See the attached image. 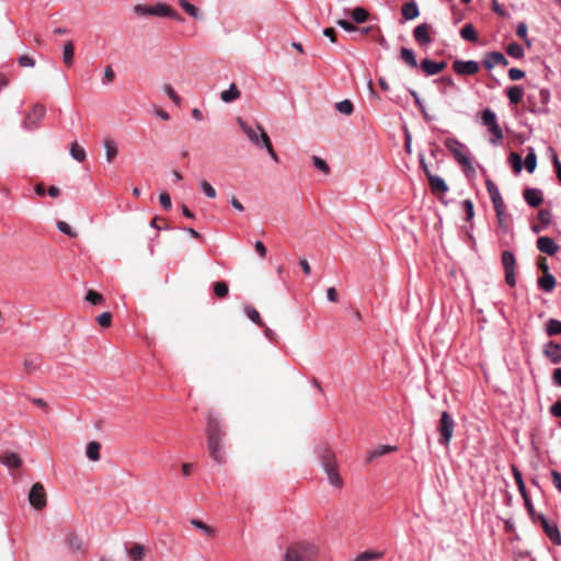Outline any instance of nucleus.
<instances>
[{"instance_id":"nucleus-1","label":"nucleus","mask_w":561,"mask_h":561,"mask_svg":"<svg viewBox=\"0 0 561 561\" xmlns=\"http://www.w3.org/2000/svg\"><path fill=\"white\" fill-rule=\"evenodd\" d=\"M319 554L320 548L314 542L297 540L287 546L283 561H317Z\"/></svg>"},{"instance_id":"nucleus-2","label":"nucleus","mask_w":561,"mask_h":561,"mask_svg":"<svg viewBox=\"0 0 561 561\" xmlns=\"http://www.w3.org/2000/svg\"><path fill=\"white\" fill-rule=\"evenodd\" d=\"M206 434H207L208 449H209L211 458L216 462L222 463L224 455L221 453V443H222L225 433L221 428L219 421L213 414H209L207 416Z\"/></svg>"},{"instance_id":"nucleus-3","label":"nucleus","mask_w":561,"mask_h":561,"mask_svg":"<svg viewBox=\"0 0 561 561\" xmlns=\"http://www.w3.org/2000/svg\"><path fill=\"white\" fill-rule=\"evenodd\" d=\"M134 12L138 16H159V18H169L178 22H183V16L172 9L170 5L158 2L156 4H137L134 7Z\"/></svg>"},{"instance_id":"nucleus-4","label":"nucleus","mask_w":561,"mask_h":561,"mask_svg":"<svg viewBox=\"0 0 561 561\" xmlns=\"http://www.w3.org/2000/svg\"><path fill=\"white\" fill-rule=\"evenodd\" d=\"M319 457L329 482L335 488H341L343 485V480L336 469L334 453L330 448L323 447L320 449Z\"/></svg>"},{"instance_id":"nucleus-5","label":"nucleus","mask_w":561,"mask_h":561,"mask_svg":"<svg viewBox=\"0 0 561 561\" xmlns=\"http://www.w3.org/2000/svg\"><path fill=\"white\" fill-rule=\"evenodd\" d=\"M237 124L240 126L242 131L248 136L250 142L257 147L263 148L271 140L268 135L265 133L263 127L259 124L251 126L247 124L241 117L237 118Z\"/></svg>"},{"instance_id":"nucleus-6","label":"nucleus","mask_w":561,"mask_h":561,"mask_svg":"<svg viewBox=\"0 0 561 561\" xmlns=\"http://www.w3.org/2000/svg\"><path fill=\"white\" fill-rule=\"evenodd\" d=\"M550 98L551 94L548 89H540L537 93H529L527 95L529 112L538 115H548L550 113L548 107Z\"/></svg>"},{"instance_id":"nucleus-7","label":"nucleus","mask_w":561,"mask_h":561,"mask_svg":"<svg viewBox=\"0 0 561 561\" xmlns=\"http://www.w3.org/2000/svg\"><path fill=\"white\" fill-rule=\"evenodd\" d=\"M444 144L459 164L471 167L470 151L465 144L454 137L446 138Z\"/></svg>"},{"instance_id":"nucleus-8","label":"nucleus","mask_w":561,"mask_h":561,"mask_svg":"<svg viewBox=\"0 0 561 561\" xmlns=\"http://www.w3.org/2000/svg\"><path fill=\"white\" fill-rule=\"evenodd\" d=\"M455 430V421L451 415L444 411L440 414V419L437 425V432L439 434V444L447 447L450 444Z\"/></svg>"},{"instance_id":"nucleus-9","label":"nucleus","mask_w":561,"mask_h":561,"mask_svg":"<svg viewBox=\"0 0 561 561\" xmlns=\"http://www.w3.org/2000/svg\"><path fill=\"white\" fill-rule=\"evenodd\" d=\"M486 191L490 195V198L493 203L494 210L499 218V221L502 224V216L504 214V202L501 196L500 190L497 185L492 180L485 181Z\"/></svg>"},{"instance_id":"nucleus-10","label":"nucleus","mask_w":561,"mask_h":561,"mask_svg":"<svg viewBox=\"0 0 561 561\" xmlns=\"http://www.w3.org/2000/svg\"><path fill=\"white\" fill-rule=\"evenodd\" d=\"M502 264L505 271V282L508 286L514 287L516 285L515 278V265L516 259L513 252L504 251L502 253Z\"/></svg>"},{"instance_id":"nucleus-11","label":"nucleus","mask_w":561,"mask_h":561,"mask_svg":"<svg viewBox=\"0 0 561 561\" xmlns=\"http://www.w3.org/2000/svg\"><path fill=\"white\" fill-rule=\"evenodd\" d=\"M28 501L31 505L36 510H41L46 506V493L43 484L39 482L33 484L28 493Z\"/></svg>"},{"instance_id":"nucleus-12","label":"nucleus","mask_w":561,"mask_h":561,"mask_svg":"<svg viewBox=\"0 0 561 561\" xmlns=\"http://www.w3.org/2000/svg\"><path fill=\"white\" fill-rule=\"evenodd\" d=\"M453 69L460 76H472L479 71V64L476 60H456L453 64Z\"/></svg>"},{"instance_id":"nucleus-13","label":"nucleus","mask_w":561,"mask_h":561,"mask_svg":"<svg viewBox=\"0 0 561 561\" xmlns=\"http://www.w3.org/2000/svg\"><path fill=\"white\" fill-rule=\"evenodd\" d=\"M432 25L427 23H422L414 27L413 30V38L420 46H428L432 43L431 33Z\"/></svg>"},{"instance_id":"nucleus-14","label":"nucleus","mask_w":561,"mask_h":561,"mask_svg":"<svg viewBox=\"0 0 561 561\" xmlns=\"http://www.w3.org/2000/svg\"><path fill=\"white\" fill-rule=\"evenodd\" d=\"M45 114L46 108L44 105H35L24 119L23 126L27 129L34 128L36 123L44 118Z\"/></svg>"},{"instance_id":"nucleus-15","label":"nucleus","mask_w":561,"mask_h":561,"mask_svg":"<svg viewBox=\"0 0 561 561\" xmlns=\"http://www.w3.org/2000/svg\"><path fill=\"white\" fill-rule=\"evenodd\" d=\"M482 65L488 69V70H491L492 68H494L496 65H500V66H507L508 65V60L506 59V57L500 53V51H490V53H486L485 56H484V59L482 61Z\"/></svg>"},{"instance_id":"nucleus-16","label":"nucleus","mask_w":561,"mask_h":561,"mask_svg":"<svg viewBox=\"0 0 561 561\" xmlns=\"http://www.w3.org/2000/svg\"><path fill=\"white\" fill-rule=\"evenodd\" d=\"M523 196L530 207H538L543 201L542 191L539 188L528 187L524 191Z\"/></svg>"},{"instance_id":"nucleus-17","label":"nucleus","mask_w":561,"mask_h":561,"mask_svg":"<svg viewBox=\"0 0 561 561\" xmlns=\"http://www.w3.org/2000/svg\"><path fill=\"white\" fill-rule=\"evenodd\" d=\"M421 69L425 72L426 76H435L439 73L446 67L445 61H434L432 59H423L421 61Z\"/></svg>"},{"instance_id":"nucleus-18","label":"nucleus","mask_w":561,"mask_h":561,"mask_svg":"<svg viewBox=\"0 0 561 561\" xmlns=\"http://www.w3.org/2000/svg\"><path fill=\"white\" fill-rule=\"evenodd\" d=\"M0 462L10 469L20 468L22 465V460H21L20 456L13 451L1 453L0 454Z\"/></svg>"},{"instance_id":"nucleus-19","label":"nucleus","mask_w":561,"mask_h":561,"mask_svg":"<svg viewBox=\"0 0 561 561\" xmlns=\"http://www.w3.org/2000/svg\"><path fill=\"white\" fill-rule=\"evenodd\" d=\"M543 354L552 364H559L561 362V345L554 342H549L545 346Z\"/></svg>"},{"instance_id":"nucleus-20","label":"nucleus","mask_w":561,"mask_h":561,"mask_svg":"<svg viewBox=\"0 0 561 561\" xmlns=\"http://www.w3.org/2000/svg\"><path fill=\"white\" fill-rule=\"evenodd\" d=\"M540 520L549 539L557 545H561V535L558 527L553 524H550L542 515L540 516Z\"/></svg>"},{"instance_id":"nucleus-21","label":"nucleus","mask_w":561,"mask_h":561,"mask_svg":"<svg viewBox=\"0 0 561 561\" xmlns=\"http://www.w3.org/2000/svg\"><path fill=\"white\" fill-rule=\"evenodd\" d=\"M427 180L433 193H446L448 191V185L443 178L428 173Z\"/></svg>"},{"instance_id":"nucleus-22","label":"nucleus","mask_w":561,"mask_h":561,"mask_svg":"<svg viewBox=\"0 0 561 561\" xmlns=\"http://www.w3.org/2000/svg\"><path fill=\"white\" fill-rule=\"evenodd\" d=\"M401 13L407 21L416 19L420 14L417 3L414 0L405 2L401 8Z\"/></svg>"},{"instance_id":"nucleus-23","label":"nucleus","mask_w":561,"mask_h":561,"mask_svg":"<svg viewBox=\"0 0 561 561\" xmlns=\"http://www.w3.org/2000/svg\"><path fill=\"white\" fill-rule=\"evenodd\" d=\"M506 95L508 98L510 104L516 105L523 100L525 91L522 85H512L507 89Z\"/></svg>"},{"instance_id":"nucleus-24","label":"nucleus","mask_w":561,"mask_h":561,"mask_svg":"<svg viewBox=\"0 0 561 561\" xmlns=\"http://www.w3.org/2000/svg\"><path fill=\"white\" fill-rule=\"evenodd\" d=\"M400 58L401 60L408 65L410 68L417 67V60L414 51L407 47H401L400 49Z\"/></svg>"},{"instance_id":"nucleus-25","label":"nucleus","mask_w":561,"mask_h":561,"mask_svg":"<svg viewBox=\"0 0 561 561\" xmlns=\"http://www.w3.org/2000/svg\"><path fill=\"white\" fill-rule=\"evenodd\" d=\"M241 95L240 91L238 90L237 85L234 83H231L229 89L226 91H222L220 94V99L225 103H231L239 99Z\"/></svg>"},{"instance_id":"nucleus-26","label":"nucleus","mask_w":561,"mask_h":561,"mask_svg":"<svg viewBox=\"0 0 561 561\" xmlns=\"http://www.w3.org/2000/svg\"><path fill=\"white\" fill-rule=\"evenodd\" d=\"M75 59V47L71 41H68L64 45L62 49V61L67 67H71L73 65Z\"/></svg>"},{"instance_id":"nucleus-27","label":"nucleus","mask_w":561,"mask_h":561,"mask_svg":"<svg viewBox=\"0 0 561 561\" xmlns=\"http://www.w3.org/2000/svg\"><path fill=\"white\" fill-rule=\"evenodd\" d=\"M100 450H101V444L99 442H95V440L90 442L87 446V457L91 461H99L101 458Z\"/></svg>"},{"instance_id":"nucleus-28","label":"nucleus","mask_w":561,"mask_h":561,"mask_svg":"<svg viewBox=\"0 0 561 561\" xmlns=\"http://www.w3.org/2000/svg\"><path fill=\"white\" fill-rule=\"evenodd\" d=\"M410 94L413 96L414 103L417 106V108L420 110L424 121L431 122L433 119V116H431L427 113L426 107H425L423 101L421 100L420 95L417 94V92L415 90H410Z\"/></svg>"},{"instance_id":"nucleus-29","label":"nucleus","mask_w":561,"mask_h":561,"mask_svg":"<svg viewBox=\"0 0 561 561\" xmlns=\"http://www.w3.org/2000/svg\"><path fill=\"white\" fill-rule=\"evenodd\" d=\"M460 36L461 38L469 41V42H477L478 41V33L474 28V26L471 23L466 24L460 30Z\"/></svg>"},{"instance_id":"nucleus-30","label":"nucleus","mask_w":561,"mask_h":561,"mask_svg":"<svg viewBox=\"0 0 561 561\" xmlns=\"http://www.w3.org/2000/svg\"><path fill=\"white\" fill-rule=\"evenodd\" d=\"M539 287L545 291H551L556 286V278L552 274L546 273L538 280Z\"/></svg>"},{"instance_id":"nucleus-31","label":"nucleus","mask_w":561,"mask_h":561,"mask_svg":"<svg viewBox=\"0 0 561 561\" xmlns=\"http://www.w3.org/2000/svg\"><path fill=\"white\" fill-rule=\"evenodd\" d=\"M481 121H482V125L488 128L497 124L496 114L489 107L484 108L481 112Z\"/></svg>"},{"instance_id":"nucleus-32","label":"nucleus","mask_w":561,"mask_h":561,"mask_svg":"<svg viewBox=\"0 0 561 561\" xmlns=\"http://www.w3.org/2000/svg\"><path fill=\"white\" fill-rule=\"evenodd\" d=\"M69 153L71 158L78 162H83L87 158L85 150L78 142H72Z\"/></svg>"},{"instance_id":"nucleus-33","label":"nucleus","mask_w":561,"mask_h":561,"mask_svg":"<svg viewBox=\"0 0 561 561\" xmlns=\"http://www.w3.org/2000/svg\"><path fill=\"white\" fill-rule=\"evenodd\" d=\"M525 169L528 173H534L537 168V154L533 148H529V151L525 158Z\"/></svg>"},{"instance_id":"nucleus-34","label":"nucleus","mask_w":561,"mask_h":561,"mask_svg":"<svg viewBox=\"0 0 561 561\" xmlns=\"http://www.w3.org/2000/svg\"><path fill=\"white\" fill-rule=\"evenodd\" d=\"M179 3L181 8L193 19L198 20L202 18L199 10L187 0H180Z\"/></svg>"},{"instance_id":"nucleus-35","label":"nucleus","mask_w":561,"mask_h":561,"mask_svg":"<svg viewBox=\"0 0 561 561\" xmlns=\"http://www.w3.org/2000/svg\"><path fill=\"white\" fill-rule=\"evenodd\" d=\"M104 148H105L106 160L108 163H111L113 161V159L117 156L116 144L112 139H105Z\"/></svg>"},{"instance_id":"nucleus-36","label":"nucleus","mask_w":561,"mask_h":561,"mask_svg":"<svg viewBox=\"0 0 561 561\" xmlns=\"http://www.w3.org/2000/svg\"><path fill=\"white\" fill-rule=\"evenodd\" d=\"M369 13L368 11L363 7H356L352 11V19L356 23H365L368 20Z\"/></svg>"},{"instance_id":"nucleus-37","label":"nucleus","mask_w":561,"mask_h":561,"mask_svg":"<svg viewBox=\"0 0 561 561\" xmlns=\"http://www.w3.org/2000/svg\"><path fill=\"white\" fill-rule=\"evenodd\" d=\"M506 53L511 57L516 58V59H520L525 55L524 48L518 43H515V42L507 45Z\"/></svg>"},{"instance_id":"nucleus-38","label":"nucleus","mask_w":561,"mask_h":561,"mask_svg":"<svg viewBox=\"0 0 561 561\" xmlns=\"http://www.w3.org/2000/svg\"><path fill=\"white\" fill-rule=\"evenodd\" d=\"M190 523L192 526L199 529L204 535L208 537H213L215 535V529L199 519L193 518Z\"/></svg>"},{"instance_id":"nucleus-39","label":"nucleus","mask_w":561,"mask_h":561,"mask_svg":"<svg viewBox=\"0 0 561 561\" xmlns=\"http://www.w3.org/2000/svg\"><path fill=\"white\" fill-rule=\"evenodd\" d=\"M513 477H514V480L516 482V485L518 488L520 495L523 497H526L527 491H526V486H525V483L523 480V474L516 467H513Z\"/></svg>"},{"instance_id":"nucleus-40","label":"nucleus","mask_w":561,"mask_h":561,"mask_svg":"<svg viewBox=\"0 0 561 561\" xmlns=\"http://www.w3.org/2000/svg\"><path fill=\"white\" fill-rule=\"evenodd\" d=\"M546 333L549 336L561 334V321L550 319L546 324Z\"/></svg>"},{"instance_id":"nucleus-41","label":"nucleus","mask_w":561,"mask_h":561,"mask_svg":"<svg viewBox=\"0 0 561 561\" xmlns=\"http://www.w3.org/2000/svg\"><path fill=\"white\" fill-rule=\"evenodd\" d=\"M397 450V446L391 445H379L370 453V459L381 457L388 453Z\"/></svg>"},{"instance_id":"nucleus-42","label":"nucleus","mask_w":561,"mask_h":561,"mask_svg":"<svg viewBox=\"0 0 561 561\" xmlns=\"http://www.w3.org/2000/svg\"><path fill=\"white\" fill-rule=\"evenodd\" d=\"M548 151L551 154V161H552V164H553V168H554L558 181L561 184V161L559 159V156H558L557 151L552 147H549Z\"/></svg>"},{"instance_id":"nucleus-43","label":"nucleus","mask_w":561,"mask_h":561,"mask_svg":"<svg viewBox=\"0 0 561 561\" xmlns=\"http://www.w3.org/2000/svg\"><path fill=\"white\" fill-rule=\"evenodd\" d=\"M335 108L344 115H351L354 111V105L350 100H343L335 103Z\"/></svg>"},{"instance_id":"nucleus-44","label":"nucleus","mask_w":561,"mask_h":561,"mask_svg":"<svg viewBox=\"0 0 561 561\" xmlns=\"http://www.w3.org/2000/svg\"><path fill=\"white\" fill-rule=\"evenodd\" d=\"M488 130L493 136V138L491 139L492 145H497L500 141L503 140L504 134L499 124H495V125L489 127Z\"/></svg>"},{"instance_id":"nucleus-45","label":"nucleus","mask_w":561,"mask_h":561,"mask_svg":"<svg viewBox=\"0 0 561 561\" xmlns=\"http://www.w3.org/2000/svg\"><path fill=\"white\" fill-rule=\"evenodd\" d=\"M508 160L514 169L515 173H520L523 170V159L517 152H511Z\"/></svg>"},{"instance_id":"nucleus-46","label":"nucleus","mask_w":561,"mask_h":561,"mask_svg":"<svg viewBox=\"0 0 561 561\" xmlns=\"http://www.w3.org/2000/svg\"><path fill=\"white\" fill-rule=\"evenodd\" d=\"M516 34L526 43L527 46L531 45V41L528 38V27L525 22H519L517 24Z\"/></svg>"},{"instance_id":"nucleus-47","label":"nucleus","mask_w":561,"mask_h":561,"mask_svg":"<svg viewBox=\"0 0 561 561\" xmlns=\"http://www.w3.org/2000/svg\"><path fill=\"white\" fill-rule=\"evenodd\" d=\"M382 557V552L364 551L359 553L354 561H374Z\"/></svg>"},{"instance_id":"nucleus-48","label":"nucleus","mask_w":561,"mask_h":561,"mask_svg":"<svg viewBox=\"0 0 561 561\" xmlns=\"http://www.w3.org/2000/svg\"><path fill=\"white\" fill-rule=\"evenodd\" d=\"M244 310H245L247 316L253 323L257 324L259 327H264L261 316L256 309H254L253 307L247 306Z\"/></svg>"},{"instance_id":"nucleus-49","label":"nucleus","mask_w":561,"mask_h":561,"mask_svg":"<svg viewBox=\"0 0 561 561\" xmlns=\"http://www.w3.org/2000/svg\"><path fill=\"white\" fill-rule=\"evenodd\" d=\"M145 547L140 543H136L131 547V549L129 550V556L135 560V561H141L145 557Z\"/></svg>"},{"instance_id":"nucleus-50","label":"nucleus","mask_w":561,"mask_h":561,"mask_svg":"<svg viewBox=\"0 0 561 561\" xmlns=\"http://www.w3.org/2000/svg\"><path fill=\"white\" fill-rule=\"evenodd\" d=\"M214 293L219 298H226L229 293V288L227 283L225 282H216L214 285Z\"/></svg>"},{"instance_id":"nucleus-51","label":"nucleus","mask_w":561,"mask_h":561,"mask_svg":"<svg viewBox=\"0 0 561 561\" xmlns=\"http://www.w3.org/2000/svg\"><path fill=\"white\" fill-rule=\"evenodd\" d=\"M103 300H104L103 296L101 294H99L98 291L92 290V289L88 290V293L85 295V301L90 302L93 306L102 304Z\"/></svg>"},{"instance_id":"nucleus-52","label":"nucleus","mask_w":561,"mask_h":561,"mask_svg":"<svg viewBox=\"0 0 561 561\" xmlns=\"http://www.w3.org/2000/svg\"><path fill=\"white\" fill-rule=\"evenodd\" d=\"M67 545L72 550L79 551L82 549V540L75 534H70L67 538Z\"/></svg>"},{"instance_id":"nucleus-53","label":"nucleus","mask_w":561,"mask_h":561,"mask_svg":"<svg viewBox=\"0 0 561 561\" xmlns=\"http://www.w3.org/2000/svg\"><path fill=\"white\" fill-rule=\"evenodd\" d=\"M199 186H201L202 191L204 192V194L208 198L216 197V195H217L216 190L207 181H205V180L201 181Z\"/></svg>"},{"instance_id":"nucleus-54","label":"nucleus","mask_w":561,"mask_h":561,"mask_svg":"<svg viewBox=\"0 0 561 561\" xmlns=\"http://www.w3.org/2000/svg\"><path fill=\"white\" fill-rule=\"evenodd\" d=\"M57 228L60 232L71 237V238L77 237V232L66 221H58Z\"/></svg>"},{"instance_id":"nucleus-55","label":"nucleus","mask_w":561,"mask_h":561,"mask_svg":"<svg viewBox=\"0 0 561 561\" xmlns=\"http://www.w3.org/2000/svg\"><path fill=\"white\" fill-rule=\"evenodd\" d=\"M160 205L164 210H169L172 207L171 196L168 192H162L159 195Z\"/></svg>"},{"instance_id":"nucleus-56","label":"nucleus","mask_w":561,"mask_h":561,"mask_svg":"<svg viewBox=\"0 0 561 561\" xmlns=\"http://www.w3.org/2000/svg\"><path fill=\"white\" fill-rule=\"evenodd\" d=\"M163 91L176 105L181 104V98L176 94V92L170 84H164Z\"/></svg>"},{"instance_id":"nucleus-57","label":"nucleus","mask_w":561,"mask_h":561,"mask_svg":"<svg viewBox=\"0 0 561 561\" xmlns=\"http://www.w3.org/2000/svg\"><path fill=\"white\" fill-rule=\"evenodd\" d=\"M312 161H313V165L318 170H320L324 173H328L330 171L328 163L323 159L319 158L318 156H313Z\"/></svg>"},{"instance_id":"nucleus-58","label":"nucleus","mask_w":561,"mask_h":561,"mask_svg":"<svg viewBox=\"0 0 561 561\" xmlns=\"http://www.w3.org/2000/svg\"><path fill=\"white\" fill-rule=\"evenodd\" d=\"M98 323L103 327L107 328L111 325L112 322V314L110 312H103L96 318Z\"/></svg>"},{"instance_id":"nucleus-59","label":"nucleus","mask_w":561,"mask_h":561,"mask_svg":"<svg viewBox=\"0 0 561 561\" xmlns=\"http://www.w3.org/2000/svg\"><path fill=\"white\" fill-rule=\"evenodd\" d=\"M462 209L466 213L467 220H470L474 215L473 203L470 199H465L462 202Z\"/></svg>"},{"instance_id":"nucleus-60","label":"nucleus","mask_w":561,"mask_h":561,"mask_svg":"<svg viewBox=\"0 0 561 561\" xmlns=\"http://www.w3.org/2000/svg\"><path fill=\"white\" fill-rule=\"evenodd\" d=\"M525 77V71L522 70V69H518V68H511L508 70V78L512 80V81H517V80H520Z\"/></svg>"},{"instance_id":"nucleus-61","label":"nucleus","mask_w":561,"mask_h":561,"mask_svg":"<svg viewBox=\"0 0 561 561\" xmlns=\"http://www.w3.org/2000/svg\"><path fill=\"white\" fill-rule=\"evenodd\" d=\"M114 79H115V72H114L113 68H112L111 66H107V67L104 69V75H103V81H102V83H103V84H108V83H111Z\"/></svg>"},{"instance_id":"nucleus-62","label":"nucleus","mask_w":561,"mask_h":561,"mask_svg":"<svg viewBox=\"0 0 561 561\" xmlns=\"http://www.w3.org/2000/svg\"><path fill=\"white\" fill-rule=\"evenodd\" d=\"M21 67H34L35 60L28 55H21L18 59Z\"/></svg>"},{"instance_id":"nucleus-63","label":"nucleus","mask_w":561,"mask_h":561,"mask_svg":"<svg viewBox=\"0 0 561 561\" xmlns=\"http://www.w3.org/2000/svg\"><path fill=\"white\" fill-rule=\"evenodd\" d=\"M551 477L554 486L561 492V473L557 470H552Z\"/></svg>"},{"instance_id":"nucleus-64","label":"nucleus","mask_w":561,"mask_h":561,"mask_svg":"<svg viewBox=\"0 0 561 561\" xmlns=\"http://www.w3.org/2000/svg\"><path fill=\"white\" fill-rule=\"evenodd\" d=\"M550 413L556 417H561V400H558L550 407Z\"/></svg>"}]
</instances>
